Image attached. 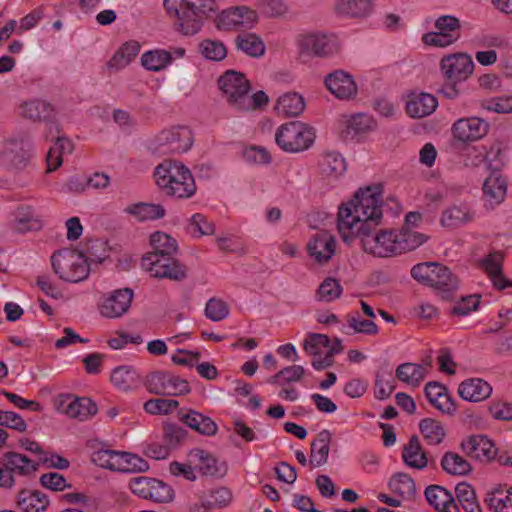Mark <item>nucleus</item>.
<instances>
[{
  "label": "nucleus",
  "instance_id": "1",
  "mask_svg": "<svg viewBox=\"0 0 512 512\" xmlns=\"http://www.w3.org/2000/svg\"><path fill=\"white\" fill-rule=\"evenodd\" d=\"M381 194L380 185L360 188L351 200L339 207L337 228L345 243L359 238L366 253L391 257L398 254L396 231H376L383 217Z\"/></svg>",
  "mask_w": 512,
  "mask_h": 512
},
{
  "label": "nucleus",
  "instance_id": "2",
  "mask_svg": "<svg viewBox=\"0 0 512 512\" xmlns=\"http://www.w3.org/2000/svg\"><path fill=\"white\" fill-rule=\"evenodd\" d=\"M152 250L141 259L142 268L151 277L183 281L188 276V268L174 258L177 241L167 233L157 231L150 236Z\"/></svg>",
  "mask_w": 512,
  "mask_h": 512
},
{
  "label": "nucleus",
  "instance_id": "3",
  "mask_svg": "<svg viewBox=\"0 0 512 512\" xmlns=\"http://www.w3.org/2000/svg\"><path fill=\"white\" fill-rule=\"evenodd\" d=\"M158 188L167 196L179 199L192 197L196 184L191 171L178 161L165 160L158 164L153 173Z\"/></svg>",
  "mask_w": 512,
  "mask_h": 512
},
{
  "label": "nucleus",
  "instance_id": "4",
  "mask_svg": "<svg viewBox=\"0 0 512 512\" xmlns=\"http://www.w3.org/2000/svg\"><path fill=\"white\" fill-rule=\"evenodd\" d=\"M164 7L169 16L175 18L177 31L185 36L197 34L213 11V0H164Z\"/></svg>",
  "mask_w": 512,
  "mask_h": 512
},
{
  "label": "nucleus",
  "instance_id": "5",
  "mask_svg": "<svg viewBox=\"0 0 512 512\" xmlns=\"http://www.w3.org/2000/svg\"><path fill=\"white\" fill-rule=\"evenodd\" d=\"M411 276L419 283L433 288L444 299L449 298L459 289V279L449 268L436 262L414 265Z\"/></svg>",
  "mask_w": 512,
  "mask_h": 512
},
{
  "label": "nucleus",
  "instance_id": "6",
  "mask_svg": "<svg viewBox=\"0 0 512 512\" xmlns=\"http://www.w3.org/2000/svg\"><path fill=\"white\" fill-rule=\"evenodd\" d=\"M51 265L59 278L67 282L83 281L90 272L86 257L77 250L57 251L51 256Z\"/></svg>",
  "mask_w": 512,
  "mask_h": 512
},
{
  "label": "nucleus",
  "instance_id": "7",
  "mask_svg": "<svg viewBox=\"0 0 512 512\" xmlns=\"http://www.w3.org/2000/svg\"><path fill=\"white\" fill-rule=\"evenodd\" d=\"M311 127L300 121L282 124L276 131L277 145L286 152L297 153L308 149L314 142Z\"/></svg>",
  "mask_w": 512,
  "mask_h": 512
},
{
  "label": "nucleus",
  "instance_id": "8",
  "mask_svg": "<svg viewBox=\"0 0 512 512\" xmlns=\"http://www.w3.org/2000/svg\"><path fill=\"white\" fill-rule=\"evenodd\" d=\"M219 88L227 102L236 110L249 105V81L245 75L235 70H228L218 80Z\"/></svg>",
  "mask_w": 512,
  "mask_h": 512
},
{
  "label": "nucleus",
  "instance_id": "9",
  "mask_svg": "<svg viewBox=\"0 0 512 512\" xmlns=\"http://www.w3.org/2000/svg\"><path fill=\"white\" fill-rule=\"evenodd\" d=\"M301 53L311 57L329 58L341 49V43L334 34L311 33L303 35L299 40Z\"/></svg>",
  "mask_w": 512,
  "mask_h": 512
},
{
  "label": "nucleus",
  "instance_id": "10",
  "mask_svg": "<svg viewBox=\"0 0 512 512\" xmlns=\"http://www.w3.org/2000/svg\"><path fill=\"white\" fill-rule=\"evenodd\" d=\"M436 32L423 35L422 41L426 45L446 47L456 42L461 35V25L458 18L451 15L440 16L435 21Z\"/></svg>",
  "mask_w": 512,
  "mask_h": 512
},
{
  "label": "nucleus",
  "instance_id": "11",
  "mask_svg": "<svg viewBox=\"0 0 512 512\" xmlns=\"http://www.w3.org/2000/svg\"><path fill=\"white\" fill-rule=\"evenodd\" d=\"M490 125L479 117H465L456 120L451 133L453 141L457 144H469L484 138L489 132Z\"/></svg>",
  "mask_w": 512,
  "mask_h": 512
},
{
  "label": "nucleus",
  "instance_id": "12",
  "mask_svg": "<svg viewBox=\"0 0 512 512\" xmlns=\"http://www.w3.org/2000/svg\"><path fill=\"white\" fill-rule=\"evenodd\" d=\"M31 144L24 139H10L0 148V165L8 170H21L30 158Z\"/></svg>",
  "mask_w": 512,
  "mask_h": 512
},
{
  "label": "nucleus",
  "instance_id": "13",
  "mask_svg": "<svg viewBox=\"0 0 512 512\" xmlns=\"http://www.w3.org/2000/svg\"><path fill=\"white\" fill-rule=\"evenodd\" d=\"M150 392L155 394L178 395L190 391L186 380L166 371H155L146 379Z\"/></svg>",
  "mask_w": 512,
  "mask_h": 512
},
{
  "label": "nucleus",
  "instance_id": "14",
  "mask_svg": "<svg viewBox=\"0 0 512 512\" xmlns=\"http://www.w3.org/2000/svg\"><path fill=\"white\" fill-rule=\"evenodd\" d=\"M440 69L444 78L450 83H459L473 73L474 63L465 53L451 54L441 59Z\"/></svg>",
  "mask_w": 512,
  "mask_h": 512
},
{
  "label": "nucleus",
  "instance_id": "15",
  "mask_svg": "<svg viewBox=\"0 0 512 512\" xmlns=\"http://www.w3.org/2000/svg\"><path fill=\"white\" fill-rule=\"evenodd\" d=\"M53 403L58 413L67 416H94L98 412L96 403L90 398L70 393L58 395Z\"/></svg>",
  "mask_w": 512,
  "mask_h": 512
},
{
  "label": "nucleus",
  "instance_id": "16",
  "mask_svg": "<svg viewBox=\"0 0 512 512\" xmlns=\"http://www.w3.org/2000/svg\"><path fill=\"white\" fill-rule=\"evenodd\" d=\"M258 21L257 13L246 6L231 7L218 16V27L223 30L251 29Z\"/></svg>",
  "mask_w": 512,
  "mask_h": 512
},
{
  "label": "nucleus",
  "instance_id": "17",
  "mask_svg": "<svg viewBox=\"0 0 512 512\" xmlns=\"http://www.w3.org/2000/svg\"><path fill=\"white\" fill-rule=\"evenodd\" d=\"M8 226L13 233L23 235L40 231L43 220L34 207L22 204L13 211Z\"/></svg>",
  "mask_w": 512,
  "mask_h": 512
},
{
  "label": "nucleus",
  "instance_id": "18",
  "mask_svg": "<svg viewBox=\"0 0 512 512\" xmlns=\"http://www.w3.org/2000/svg\"><path fill=\"white\" fill-rule=\"evenodd\" d=\"M134 293L130 288L117 289L103 298L99 311L102 316L115 319L127 313L131 306Z\"/></svg>",
  "mask_w": 512,
  "mask_h": 512
},
{
  "label": "nucleus",
  "instance_id": "19",
  "mask_svg": "<svg viewBox=\"0 0 512 512\" xmlns=\"http://www.w3.org/2000/svg\"><path fill=\"white\" fill-rule=\"evenodd\" d=\"M192 141L191 131L184 126L163 130L157 136L158 145L167 147V151L172 153L186 152L191 147Z\"/></svg>",
  "mask_w": 512,
  "mask_h": 512
},
{
  "label": "nucleus",
  "instance_id": "20",
  "mask_svg": "<svg viewBox=\"0 0 512 512\" xmlns=\"http://www.w3.org/2000/svg\"><path fill=\"white\" fill-rule=\"evenodd\" d=\"M188 461L206 476L222 477L226 473L225 465L215 455L200 448L192 449L188 453Z\"/></svg>",
  "mask_w": 512,
  "mask_h": 512
},
{
  "label": "nucleus",
  "instance_id": "21",
  "mask_svg": "<svg viewBox=\"0 0 512 512\" xmlns=\"http://www.w3.org/2000/svg\"><path fill=\"white\" fill-rule=\"evenodd\" d=\"M461 450L470 458L491 461L496 455L493 442L484 435H472L461 442Z\"/></svg>",
  "mask_w": 512,
  "mask_h": 512
},
{
  "label": "nucleus",
  "instance_id": "22",
  "mask_svg": "<svg viewBox=\"0 0 512 512\" xmlns=\"http://www.w3.org/2000/svg\"><path fill=\"white\" fill-rule=\"evenodd\" d=\"M424 394L428 402L443 414L456 413V403L445 385L437 381L426 383Z\"/></svg>",
  "mask_w": 512,
  "mask_h": 512
},
{
  "label": "nucleus",
  "instance_id": "23",
  "mask_svg": "<svg viewBox=\"0 0 512 512\" xmlns=\"http://www.w3.org/2000/svg\"><path fill=\"white\" fill-rule=\"evenodd\" d=\"M335 238L328 231H319L308 242L307 250L317 263L328 262L335 253Z\"/></svg>",
  "mask_w": 512,
  "mask_h": 512
},
{
  "label": "nucleus",
  "instance_id": "24",
  "mask_svg": "<svg viewBox=\"0 0 512 512\" xmlns=\"http://www.w3.org/2000/svg\"><path fill=\"white\" fill-rule=\"evenodd\" d=\"M325 85L338 99L348 100L357 92V85L352 76L342 70L328 74L325 78Z\"/></svg>",
  "mask_w": 512,
  "mask_h": 512
},
{
  "label": "nucleus",
  "instance_id": "25",
  "mask_svg": "<svg viewBox=\"0 0 512 512\" xmlns=\"http://www.w3.org/2000/svg\"><path fill=\"white\" fill-rule=\"evenodd\" d=\"M87 447L91 451V461L105 469L115 471L119 467V451L109 449L108 446L98 439H91L87 442Z\"/></svg>",
  "mask_w": 512,
  "mask_h": 512
},
{
  "label": "nucleus",
  "instance_id": "26",
  "mask_svg": "<svg viewBox=\"0 0 512 512\" xmlns=\"http://www.w3.org/2000/svg\"><path fill=\"white\" fill-rule=\"evenodd\" d=\"M482 189L486 204L494 207L505 199L507 182L498 171H492L484 180Z\"/></svg>",
  "mask_w": 512,
  "mask_h": 512
},
{
  "label": "nucleus",
  "instance_id": "27",
  "mask_svg": "<svg viewBox=\"0 0 512 512\" xmlns=\"http://www.w3.org/2000/svg\"><path fill=\"white\" fill-rule=\"evenodd\" d=\"M492 393L491 385L481 378H469L462 381L458 386L459 396L469 402H480Z\"/></svg>",
  "mask_w": 512,
  "mask_h": 512
},
{
  "label": "nucleus",
  "instance_id": "28",
  "mask_svg": "<svg viewBox=\"0 0 512 512\" xmlns=\"http://www.w3.org/2000/svg\"><path fill=\"white\" fill-rule=\"evenodd\" d=\"M430 365V361L422 364L402 363L396 368L395 375L399 381L412 387H418L427 376Z\"/></svg>",
  "mask_w": 512,
  "mask_h": 512
},
{
  "label": "nucleus",
  "instance_id": "29",
  "mask_svg": "<svg viewBox=\"0 0 512 512\" xmlns=\"http://www.w3.org/2000/svg\"><path fill=\"white\" fill-rule=\"evenodd\" d=\"M428 503L440 512H459V507L452 494L438 485H431L425 490Z\"/></svg>",
  "mask_w": 512,
  "mask_h": 512
},
{
  "label": "nucleus",
  "instance_id": "30",
  "mask_svg": "<svg viewBox=\"0 0 512 512\" xmlns=\"http://www.w3.org/2000/svg\"><path fill=\"white\" fill-rule=\"evenodd\" d=\"M438 106L437 99L428 93L412 94L407 103L406 111L412 118H422L432 114Z\"/></svg>",
  "mask_w": 512,
  "mask_h": 512
},
{
  "label": "nucleus",
  "instance_id": "31",
  "mask_svg": "<svg viewBox=\"0 0 512 512\" xmlns=\"http://www.w3.org/2000/svg\"><path fill=\"white\" fill-rule=\"evenodd\" d=\"M502 262L503 254L501 252L491 253L481 262L483 270L499 290L512 287V281L506 279L502 274Z\"/></svg>",
  "mask_w": 512,
  "mask_h": 512
},
{
  "label": "nucleus",
  "instance_id": "32",
  "mask_svg": "<svg viewBox=\"0 0 512 512\" xmlns=\"http://www.w3.org/2000/svg\"><path fill=\"white\" fill-rule=\"evenodd\" d=\"M20 114L32 121L52 122L55 118L53 106L44 100H30L20 106Z\"/></svg>",
  "mask_w": 512,
  "mask_h": 512
},
{
  "label": "nucleus",
  "instance_id": "33",
  "mask_svg": "<svg viewBox=\"0 0 512 512\" xmlns=\"http://www.w3.org/2000/svg\"><path fill=\"white\" fill-rule=\"evenodd\" d=\"M178 405V401L173 399L155 398L144 403V410L146 413L153 415H167L177 412L178 416H203L201 413L191 409H181L178 411Z\"/></svg>",
  "mask_w": 512,
  "mask_h": 512
},
{
  "label": "nucleus",
  "instance_id": "34",
  "mask_svg": "<svg viewBox=\"0 0 512 512\" xmlns=\"http://www.w3.org/2000/svg\"><path fill=\"white\" fill-rule=\"evenodd\" d=\"M2 465L10 475L27 476L37 470V463L25 455L16 452H8L2 458Z\"/></svg>",
  "mask_w": 512,
  "mask_h": 512
},
{
  "label": "nucleus",
  "instance_id": "35",
  "mask_svg": "<svg viewBox=\"0 0 512 512\" xmlns=\"http://www.w3.org/2000/svg\"><path fill=\"white\" fill-rule=\"evenodd\" d=\"M318 165L322 174L333 178L343 175L347 169L345 158L337 151L324 152Z\"/></svg>",
  "mask_w": 512,
  "mask_h": 512
},
{
  "label": "nucleus",
  "instance_id": "36",
  "mask_svg": "<svg viewBox=\"0 0 512 512\" xmlns=\"http://www.w3.org/2000/svg\"><path fill=\"white\" fill-rule=\"evenodd\" d=\"M49 500L38 490H22L17 496V505L24 512H43Z\"/></svg>",
  "mask_w": 512,
  "mask_h": 512
},
{
  "label": "nucleus",
  "instance_id": "37",
  "mask_svg": "<svg viewBox=\"0 0 512 512\" xmlns=\"http://www.w3.org/2000/svg\"><path fill=\"white\" fill-rule=\"evenodd\" d=\"M275 109L284 117H297L304 111L305 102L300 94L290 92L278 98Z\"/></svg>",
  "mask_w": 512,
  "mask_h": 512
},
{
  "label": "nucleus",
  "instance_id": "38",
  "mask_svg": "<svg viewBox=\"0 0 512 512\" xmlns=\"http://www.w3.org/2000/svg\"><path fill=\"white\" fill-rule=\"evenodd\" d=\"M139 51L140 44L137 41L124 43L108 61V68L116 71L122 70L135 59Z\"/></svg>",
  "mask_w": 512,
  "mask_h": 512
},
{
  "label": "nucleus",
  "instance_id": "39",
  "mask_svg": "<svg viewBox=\"0 0 512 512\" xmlns=\"http://www.w3.org/2000/svg\"><path fill=\"white\" fill-rule=\"evenodd\" d=\"M73 150L74 145L69 138L58 137L47 153V172H52L59 168L62 165L63 156L71 154Z\"/></svg>",
  "mask_w": 512,
  "mask_h": 512
},
{
  "label": "nucleus",
  "instance_id": "40",
  "mask_svg": "<svg viewBox=\"0 0 512 512\" xmlns=\"http://www.w3.org/2000/svg\"><path fill=\"white\" fill-rule=\"evenodd\" d=\"M125 212L134 216L138 221H150L163 218L165 209L160 204L139 202L129 205Z\"/></svg>",
  "mask_w": 512,
  "mask_h": 512
},
{
  "label": "nucleus",
  "instance_id": "41",
  "mask_svg": "<svg viewBox=\"0 0 512 512\" xmlns=\"http://www.w3.org/2000/svg\"><path fill=\"white\" fill-rule=\"evenodd\" d=\"M494 512H512V487H497L490 491L485 499Z\"/></svg>",
  "mask_w": 512,
  "mask_h": 512
},
{
  "label": "nucleus",
  "instance_id": "42",
  "mask_svg": "<svg viewBox=\"0 0 512 512\" xmlns=\"http://www.w3.org/2000/svg\"><path fill=\"white\" fill-rule=\"evenodd\" d=\"M402 458L411 468L423 469L427 466L428 460L417 436L410 438L404 447Z\"/></svg>",
  "mask_w": 512,
  "mask_h": 512
},
{
  "label": "nucleus",
  "instance_id": "43",
  "mask_svg": "<svg viewBox=\"0 0 512 512\" xmlns=\"http://www.w3.org/2000/svg\"><path fill=\"white\" fill-rule=\"evenodd\" d=\"M111 382L119 390L128 391L141 382L138 372L130 366H120L113 370Z\"/></svg>",
  "mask_w": 512,
  "mask_h": 512
},
{
  "label": "nucleus",
  "instance_id": "44",
  "mask_svg": "<svg viewBox=\"0 0 512 512\" xmlns=\"http://www.w3.org/2000/svg\"><path fill=\"white\" fill-rule=\"evenodd\" d=\"M335 9L341 15L361 18L371 13L372 2L371 0H338Z\"/></svg>",
  "mask_w": 512,
  "mask_h": 512
},
{
  "label": "nucleus",
  "instance_id": "45",
  "mask_svg": "<svg viewBox=\"0 0 512 512\" xmlns=\"http://www.w3.org/2000/svg\"><path fill=\"white\" fill-rule=\"evenodd\" d=\"M473 215L464 205H454L443 211L440 223L444 227L456 228L472 221Z\"/></svg>",
  "mask_w": 512,
  "mask_h": 512
},
{
  "label": "nucleus",
  "instance_id": "46",
  "mask_svg": "<svg viewBox=\"0 0 512 512\" xmlns=\"http://www.w3.org/2000/svg\"><path fill=\"white\" fill-rule=\"evenodd\" d=\"M419 429L429 445L441 443L446 434L443 424L437 418H422Z\"/></svg>",
  "mask_w": 512,
  "mask_h": 512
},
{
  "label": "nucleus",
  "instance_id": "47",
  "mask_svg": "<svg viewBox=\"0 0 512 512\" xmlns=\"http://www.w3.org/2000/svg\"><path fill=\"white\" fill-rule=\"evenodd\" d=\"M202 503L211 510L223 509L232 502V492L226 487L208 490L202 496Z\"/></svg>",
  "mask_w": 512,
  "mask_h": 512
},
{
  "label": "nucleus",
  "instance_id": "48",
  "mask_svg": "<svg viewBox=\"0 0 512 512\" xmlns=\"http://www.w3.org/2000/svg\"><path fill=\"white\" fill-rule=\"evenodd\" d=\"M398 254L412 251L426 242L427 237L419 232L412 231L409 228H403L396 231Z\"/></svg>",
  "mask_w": 512,
  "mask_h": 512
},
{
  "label": "nucleus",
  "instance_id": "49",
  "mask_svg": "<svg viewBox=\"0 0 512 512\" xmlns=\"http://www.w3.org/2000/svg\"><path fill=\"white\" fill-rule=\"evenodd\" d=\"M330 433L322 431L318 434L317 439L311 444L310 463L314 467L322 466L326 463L329 455Z\"/></svg>",
  "mask_w": 512,
  "mask_h": 512
},
{
  "label": "nucleus",
  "instance_id": "50",
  "mask_svg": "<svg viewBox=\"0 0 512 512\" xmlns=\"http://www.w3.org/2000/svg\"><path fill=\"white\" fill-rule=\"evenodd\" d=\"M188 425L185 418H177L175 421L164 423V439L168 446L178 445L187 435Z\"/></svg>",
  "mask_w": 512,
  "mask_h": 512
},
{
  "label": "nucleus",
  "instance_id": "51",
  "mask_svg": "<svg viewBox=\"0 0 512 512\" xmlns=\"http://www.w3.org/2000/svg\"><path fill=\"white\" fill-rule=\"evenodd\" d=\"M239 50L251 57H260L265 52V45L260 37L253 33L241 34L236 38Z\"/></svg>",
  "mask_w": 512,
  "mask_h": 512
},
{
  "label": "nucleus",
  "instance_id": "52",
  "mask_svg": "<svg viewBox=\"0 0 512 512\" xmlns=\"http://www.w3.org/2000/svg\"><path fill=\"white\" fill-rule=\"evenodd\" d=\"M171 62V54L166 50H152L142 54L141 64L149 71H160Z\"/></svg>",
  "mask_w": 512,
  "mask_h": 512
},
{
  "label": "nucleus",
  "instance_id": "53",
  "mask_svg": "<svg viewBox=\"0 0 512 512\" xmlns=\"http://www.w3.org/2000/svg\"><path fill=\"white\" fill-rule=\"evenodd\" d=\"M119 467L115 469L118 472L135 473L144 472L148 470L149 465L147 461L136 454L120 452L118 464Z\"/></svg>",
  "mask_w": 512,
  "mask_h": 512
},
{
  "label": "nucleus",
  "instance_id": "54",
  "mask_svg": "<svg viewBox=\"0 0 512 512\" xmlns=\"http://www.w3.org/2000/svg\"><path fill=\"white\" fill-rule=\"evenodd\" d=\"M329 338L324 334H309L303 348L313 359H323L328 352Z\"/></svg>",
  "mask_w": 512,
  "mask_h": 512
},
{
  "label": "nucleus",
  "instance_id": "55",
  "mask_svg": "<svg viewBox=\"0 0 512 512\" xmlns=\"http://www.w3.org/2000/svg\"><path fill=\"white\" fill-rule=\"evenodd\" d=\"M346 323L353 333L365 335H376L379 332L378 326L372 319H362L359 312H352L345 316Z\"/></svg>",
  "mask_w": 512,
  "mask_h": 512
},
{
  "label": "nucleus",
  "instance_id": "56",
  "mask_svg": "<svg viewBox=\"0 0 512 512\" xmlns=\"http://www.w3.org/2000/svg\"><path fill=\"white\" fill-rule=\"evenodd\" d=\"M441 465L447 473L453 475H465L471 470L470 464L463 457L453 452L444 454Z\"/></svg>",
  "mask_w": 512,
  "mask_h": 512
},
{
  "label": "nucleus",
  "instance_id": "57",
  "mask_svg": "<svg viewBox=\"0 0 512 512\" xmlns=\"http://www.w3.org/2000/svg\"><path fill=\"white\" fill-rule=\"evenodd\" d=\"M346 133L362 134L372 130L375 126L374 120L366 114H355L345 119Z\"/></svg>",
  "mask_w": 512,
  "mask_h": 512
},
{
  "label": "nucleus",
  "instance_id": "58",
  "mask_svg": "<svg viewBox=\"0 0 512 512\" xmlns=\"http://www.w3.org/2000/svg\"><path fill=\"white\" fill-rule=\"evenodd\" d=\"M395 380L391 371L377 372L374 384V394L377 399L383 400L388 398L395 390Z\"/></svg>",
  "mask_w": 512,
  "mask_h": 512
},
{
  "label": "nucleus",
  "instance_id": "59",
  "mask_svg": "<svg viewBox=\"0 0 512 512\" xmlns=\"http://www.w3.org/2000/svg\"><path fill=\"white\" fill-rule=\"evenodd\" d=\"M342 290V286L336 279L328 277L319 285L316 298L318 301L329 303L339 298Z\"/></svg>",
  "mask_w": 512,
  "mask_h": 512
},
{
  "label": "nucleus",
  "instance_id": "60",
  "mask_svg": "<svg viewBox=\"0 0 512 512\" xmlns=\"http://www.w3.org/2000/svg\"><path fill=\"white\" fill-rule=\"evenodd\" d=\"M201 55L211 61H221L227 55L225 45L218 40L204 39L199 44Z\"/></svg>",
  "mask_w": 512,
  "mask_h": 512
},
{
  "label": "nucleus",
  "instance_id": "61",
  "mask_svg": "<svg viewBox=\"0 0 512 512\" xmlns=\"http://www.w3.org/2000/svg\"><path fill=\"white\" fill-rule=\"evenodd\" d=\"M391 490L402 497H411L415 492L413 479L405 473H398L392 476L389 481Z\"/></svg>",
  "mask_w": 512,
  "mask_h": 512
},
{
  "label": "nucleus",
  "instance_id": "62",
  "mask_svg": "<svg viewBox=\"0 0 512 512\" xmlns=\"http://www.w3.org/2000/svg\"><path fill=\"white\" fill-rule=\"evenodd\" d=\"M304 368L300 365L288 366L280 370L278 373L268 379L270 384H284L297 382L304 375Z\"/></svg>",
  "mask_w": 512,
  "mask_h": 512
},
{
  "label": "nucleus",
  "instance_id": "63",
  "mask_svg": "<svg viewBox=\"0 0 512 512\" xmlns=\"http://www.w3.org/2000/svg\"><path fill=\"white\" fill-rule=\"evenodd\" d=\"M482 109L496 113L512 112V96H500L482 100L480 103Z\"/></svg>",
  "mask_w": 512,
  "mask_h": 512
},
{
  "label": "nucleus",
  "instance_id": "64",
  "mask_svg": "<svg viewBox=\"0 0 512 512\" xmlns=\"http://www.w3.org/2000/svg\"><path fill=\"white\" fill-rule=\"evenodd\" d=\"M229 314V308L221 299L211 298L206 303L205 315L208 319L218 322L225 319Z\"/></svg>",
  "mask_w": 512,
  "mask_h": 512
}]
</instances>
